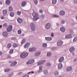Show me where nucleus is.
I'll return each mask as SVG.
<instances>
[{
  "mask_svg": "<svg viewBox=\"0 0 77 77\" xmlns=\"http://www.w3.org/2000/svg\"><path fill=\"white\" fill-rule=\"evenodd\" d=\"M72 37V35L71 34L67 35L65 36V38L66 39H68L69 38H71Z\"/></svg>",
  "mask_w": 77,
  "mask_h": 77,
  "instance_id": "nucleus-14",
  "label": "nucleus"
},
{
  "mask_svg": "<svg viewBox=\"0 0 77 77\" xmlns=\"http://www.w3.org/2000/svg\"><path fill=\"white\" fill-rule=\"evenodd\" d=\"M51 56V53L48 52L47 53V57H50Z\"/></svg>",
  "mask_w": 77,
  "mask_h": 77,
  "instance_id": "nucleus-29",
  "label": "nucleus"
},
{
  "mask_svg": "<svg viewBox=\"0 0 77 77\" xmlns=\"http://www.w3.org/2000/svg\"><path fill=\"white\" fill-rule=\"evenodd\" d=\"M72 56H74V53H72Z\"/></svg>",
  "mask_w": 77,
  "mask_h": 77,
  "instance_id": "nucleus-64",
  "label": "nucleus"
},
{
  "mask_svg": "<svg viewBox=\"0 0 77 77\" xmlns=\"http://www.w3.org/2000/svg\"><path fill=\"white\" fill-rule=\"evenodd\" d=\"M24 56H25V57L26 58V57H27V56L28 55H29V53L27 52H25L23 53Z\"/></svg>",
  "mask_w": 77,
  "mask_h": 77,
  "instance_id": "nucleus-24",
  "label": "nucleus"
},
{
  "mask_svg": "<svg viewBox=\"0 0 77 77\" xmlns=\"http://www.w3.org/2000/svg\"><path fill=\"white\" fill-rule=\"evenodd\" d=\"M9 11H13V8H12V7L11 6H10L9 7Z\"/></svg>",
  "mask_w": 77,
  "mask_h": 77,
  "instance_id": "nucleus-38",
  "label": "nucleus"
},
{
  "mask_svg": "<svg viewBox=\"0 0 77 77\" xmlns=\"http://www.w3.org/2000/svg\"><path fill=\"white\" fill-rule=\"evenodd\" d=\"M30 26L31 27V29L32 32H35V29L36 27H35V25L34 23H31L30 24Z\"/></svg>",
  "mask_w": 77,
  "mask_h": 77,
  "instance_id": "nucleus-2",
  "label": "nucleus"
},
{
  "mask_svg": "<svg viewBox=\"0 0 77 77\" xmlns=\"http://www.w3.org/2000/svg\"><path fill=\"white\" fill-rule=\"evenodd\" d=\"M61 23L62 24H63L65 23V21L64 20H62L61 21Z\"/></svg>",
  "mask_w": 77,
  "mask_h": 77,
  "instance_id": "nucleus-40",
  "label": "nucleus"
},
{
  "mask_svg": "<svg viewBox=\"0 0 77 77\" xmlns=\"http://www.w3.org/2000/svg\"><path fill=\"white\" fill-rule=\"evenodd\" d=\"M41 54V52H37L35 54V56H39Z\"/></svg>",
  "mask_w": 77,
  "mask_h": 77,
  "instance_id": "nucleus-25",
  "label": "nucleus"
},
{
  "mask_svg": "<svg viewBox=\"0 0 77 77\" xmlns=\"http://www.w3.org/2000/svg\"><path fill=\"white\" fill-rule=\"evenodd\" d=\"M53 17H56L57 18H59V15H53Z\"/></svg>",
  "mask_w": 77,
  "mask_h": 77,
  "instance_id": "nucleus-41",
  "label": "nucleus"
},
{
  "mask_svg": "<svg viewBox=\"0 0 77 77\" xmlns=\"http://www.w3.org/2000/svg\"><path fill=\"white\" fill-rule=\"evenodd\" d=\"M17 14L18 15H21V12L20 11H18L17 12Z\"/></svg>",
  "mask_w": 77,
  "mask_h": 77,
  "instance_id": "nucleus-45",
  "label": "nucleus"
},
{
  "mask_svg": "<svg viewBox=\"0 0 77 77\" xmlns=\"http://www.w3.org/2000/svg\"><path fill=\"white\" fill-rule=\"evenodd\" d=\"M17 63V61H15L14 62H12L11 65V66H15L16 65Z\"/></svg>",
  "mask_w": 77,
  "mask_h": 77,
  "instance_id": "nucleus-15",
  "label": "nucleus"
},
{
  "mask_svg": "<svg viewBox=\"0 0 77 77\" xmlns=\"http://www.w3.org/2000/svg\"><path fill=\"white\" fill-rule=\"evenodd\" d=\"M54 75L55 76H57L59 75V72L58 71H56L54 73Z\"/></svg>",
  "mask_w": 77,
  "mask_h": 77,
  "instance_id": "nucleus-30",
  "label": "nucleus"
},
{
  "mask_svg": "<svg viewBox=\"0 0 77 77\" xmlns=\"http://www.w3.org/2000/svg\"><path fill=\"white\" fill-rule=\"evenodd\" d=\"M11 39L13 40H14V39H15V38L14 37H12V38H11Z\"/></svg>",
  "mask_w": 77,
  "mask_h": 77,
  "instance_id": "nucleus-60",
  "label": "nucleus"
},
{
  "mask_svg": "<svg viewBox=\"0 0 77 77\" xmlns=\"http://www.w3.org/2000/svg\"><path fill=\"white\" fill-rule=\"evenodd\" d=\"M6 5H10V3H11V1L9 0H6Z\"/></svg>",
  "mask_w": 77,
  "mask_h": 77,
  "instance_id": "nucleus-23",
  "label": "nucleus"
},
{
  "mask_svg": "<svg viewBox=\"0 0 77 77\" xmlns=\"http://www.w3.org/2000/svg\"><path fill=\"white\" fill-rule=\"evenodd\" d=\"M10 71V69L9 68H7L6 69H5L4 70V71L5 72H8V71Z\"/></svg>",
  "mask_w": 77,
  "mask_h": 77,
  "instance_id": "nucleus-32",
  "label": "nucleus"
},
{
  "mask_svg": "<svg viewBox=\"0 0 77 77\" xmlns=\"http://www.w3.org/2000/svg\"><path fill=\"white\" fill-rule=\"evenodd\" d=\"M3 27H4V28L7 27H8V24H7V23H5L3 24Z\"/></svg>",
  "mask_w": 77,
  "mask_h": 77,
  "instance_id": "nucleus-34",
  "label": "nucleus"
},
{
  "mask_svg": "<svg viewBox=\"0 0 77 77\" xmlns=\"http://www.w3.org/2000/svg\"><path fill=\"white\" fill-rule=\"evenodd\" d=\"M36 50V48H30L29 51V52H33V51H35Z\"/></svg>",
  "mask_w": 77,
  "mask_h": 77,
  "instance_id": "nucleus-7",
  "label": "nucleus"
},
{
  "mask_svg": "<svg viewBox=\"0 0 77 77\" xmlns=\"http://www.w3.org/2000/svg\"><path fill=\"white\" fill-rule=\"evenodd\" d=\"M46 62V60H45L41 61H40L38 62V65H42V64H43L44 63H45V62Z\"/></svg>",
  "mask_w": 77,
  "mask_h": 77,
  "instance_id": "nucleus-10",
  "label": "nucleus"
},
{
  "mask_svg": "<svg viewBox=\"0 0 77 77\" xmlns=\"http://www.w3.org/2000/svg\"><path fill=\"white\" fill-rule=\"evenodd\" d=\"M8 13V11L7 10H5L3 11V14L4 15H6Z\"/></svg>",
  "mask_w": 77,
  "mask_h": 77,
  "instance_id": "nucleus-18",
  "label": "nucleus"
},
{
  "mask_svg": "<svg viewBox=\"0 0 77 77\" xmlns=\"http://www.w3.org/2000/svg\"><path fill=\"white\" fill-rule=\"evenodd\" d=\"M2 35L5 37H7L8 35V33L6 32H4L2 33Z\"/></svg>",
  "mask_w": 77,
  "mask_h": 77,
  "instance_id": "nucleus-9",
  "label": "nucleus"
},
{
  "mask_svg": "<svg viewBox=\"0 0 77 77\" xmlns=\"http://www.w3.org/2000/svg\"><path fill=\"white\" fill-rule=\"evenodd\" d=\"M2 25H0V28L1 29H2Z\"/></svg>",
  "mask_w": 77,
  "mask_h": 77,
  "instance_id": "nucleus-63",
  "label": "nucleus"
},
{
  "mask_svg": "<svg viewBox=\"0 0 77 77\" xmlns=\"http://www.w3.org/2000/svg\"><path fill=\"white\" fill-rule=\"evenodd\" d=\"M17 21L19 23H20V24H21V23H23V20L22 19H21L20 18H18L17 19Z\"/></svg>",
  "mask_w": 77,
  "mask_h": 77,
  "instance_id": "nucleus-11",
  "label": "nucleus"
},
{
  "mask_svg": "<svg viewBox=\"0 0 77 77\" xmlns=\"http://www.w3.org/2000/svg\"><path fill=\"white\" fill-rule=\"evenodd\" d=\"M51 49L52 50H55L56 49V48L55 47H53L51 48Z\"/></svg>",
  "mask_w": 77,
  "mask_h": 77,
  "instance_id": "nucleus-49",
  "label": "nucleus"
},
{
  "mask_svg": "<svg viewBox=\"0 0 77 77\" xmlns=\"http://www.w3.org/2000/svg\"><path fill=\"white\" fill-rule=\"evenodd\" d=\"M63 44V42L60 40L57 42V44L58 46H61V45H62Z\"/></svg>",
  "mask_w": 77,
  "mask_h": 77,
  "instance_id": "nucleus-6",
  "label": "nucleus"
},
{
  "mask_svg": "<svg viewBox=\"0 0 77 77\" xmlns=\"http://www.w3.org/2000/svg\"><path fill=\"white\" fill-rule=\"evenodd\" d=\"M14 75V73L12 72L8 75V77H11L12 75Z\"/></svg>",
  "mask_w": 77,
  "mask_h": 77,
  "instance_id": "nucleus-36",
  "label": "nucleus"
},
{
  "mask_svg": "<svg viewBox=\"0 0 77 77\" xmlns=\"http://www.w3.org/2000/svg\"><path fill=\"white\" fill-rule=\"evenodd\" d=\"M26 64H27L28 65L29 64H31V63L30 62V60L28 61L27 63H26Z\"/></svg>",
  "mask_w": 77,
  "mask_h": 77,
  "instance_id": "nucleus-48",
  "label": "nucleus"
},
{
  "mask_svg": "<svg viewBox=\"0 0 77 77\" xmlns=\"http://www.w3.org/2000/svg\"><path fill=\"white\" fill-rule=\"evenodd\" d=\"M39 13H42L43 12V10L42 9H40L39 11Z\"/></svg>",
  "mask_w": 77,
  "mask_h": 77,
  "instance_id": "nucleus-51",
  "label": "nucleus"
},
{
  "mask_svg": "<svg viewBox=\"0 0 77 77\" xmlns=\"http://www.w3.org/2000/svg\"><path fill=\"white\" fill-rule=\"evenodd\" d=\"M30 62H31V64H32V63H34L35 61H34V60H30Z\"/></svg>",
  "mask_w": 77,
  "mask_h": 77,
  "instance_id": "nucleus-44",
  "label": "nucleus"
},
{
  "mask_svg": "<svg viewBox=\"0 0 77 77\" xmlns=\"http://www.w3.org/2000/svg\"><path fill=\"white\" fill-rule=\"evenodd\" d=\"M60 30L62 32H65L66 29L65 28L62 27L60 28Z\"/></svg>",
  "mask_w": 77,
  "mask_h": 77,
  "instance_id": "nucleus-19",
  "label": "nucleus"
},
{
  "mask_svg": "<svg viewBox=\"0 0 77 77\" xmlns=\"http://www.w3.org/2000/svg\"><path fill=\"white\" fill-rule=\"evenodd\" d=\"M46 40L47 41H51L52 40V38L51 37H45V38Z\"/></svg>",
  "mask_w": 77,
  "mask_h": 77,
  "instance_id": "nucleus-20",
  "label": "nucleus"
},
{
  "mask_svg": "<svg viewBox=\"0 0 77 77\" xmlns=\"http://www.w3.org/2000/svg\"><path fill=\"white\" fill-rule=\"evenodd\" d=\"M12 30V26L10 25L8 26L7 29V31L8 32H10Z\"/></svg>",
  "mask_w": 77,
  "mask_h": 77,
  "instance_id": "nucleus-3",
  "label": "nucleus"
},
{
  "mask_svg": "<svg viewBox=\"0 0 77 77\" xmlns=\"http://www.w3.org/2000/svg\"><path fill=\"white\" fill-rule=\"evenodd\" d=\"M30 43L29 42L26 43L25 44L24 47L25 48H27L30 47Z\"/></svg>",
  "mask_w": 77,
  "mask_h": 77,
  "instance_id": "nucleus-4",
  "label": "nucleus"
},
{
  "mask_svg": "<svg viewBox=\"0 0 77 77\" xmlns=\"http://www.w3.org/2000/svg\"><path fill=\"white\" fill-rule=\"evenodd\" d=\"M42 68H43V66H39V69L42 70Z\"/></svg>",
  "mask_w": 77,
  "mask_h": 77,
  "instance_id": "nucleus-50",
  "label": "nucleus"
},
{
  "mask_svg": "<svg viewBox=\"0 0 77 77\" xmlns=\"http://www.w3.org/2000/svg\"><path fill=\"white\" fill-rule=\"evenodd\" d=\"M70 52H72L75 50V48L73 47H72L69 49Z\"/></svg>",
  "mask_w": 77,
  "mask_h": 77,
  "instance_id": "nucleus-16",
  "label": "nucleus"
},
{
  "mask_svg": "<svg viewBox=\"0 0 77 77\" xmlns=\"http://www.w3.org/2000/svg\"><path fill=\"white\" fill-rule=\"evenodd\" d=\"M44 74L45 75L47 74L48 73V70H45L43 71Z\"/></svg>",
  "mask_w": 77,
  "mask_h": 77,
  "instance_id": "nucleus-27",
  "label": "nucleus"
},
{
  "mask_svg": "<svg viewBox=\"0 0 77 77\" xmlns=\"http://www.w3.org/2000/svg\"><path fill=\"white\" fill-rule=\"evenodd\" d=\"M51 27V25L49 23H47L45 25V28L47 30H48V29H50Z\"/></svg>",
  "mask_w": 77,
  "mask_h": 77,
  "instance_id": "nucleus-5",
  "label": "nucleus"
},
{
  "mask_svg": "<svg viewBox=\"0 0 77 77\" xmlns=\"http://www.w3.org/2000/svg\"><path fill=\"white\" fill-rule=\"evenodd\" d=\"M73 41V42H76V41H77V37H75L74 38Z\"/></svg>",
  "mask_w": 77,
  "mask_h": 77,
  "instance_id": "nucleus-39",
  "label": "nucleus"
},
{
  "mask_svg": "<svg viewBox=\"0 0 77 77\" xmlns=\"http://www.w3.org/2000/svg\"><path fill=\"white\" fill-rule=\"evenodd\" d=\"M25 42H26V39H23L22 40L21 43L22 44H23V43H24Z\"/></svg>",
  "mask_w": 77,
  "mask_h": 77,
  "instance_id": "nucleus-35",
  "label": "nucleus"
},
{
  "mask_svg": "<svg viewBox=\"0 0 77 77\" xmlns=\"http://www.w3.org/2000/svg\"><path fill=\"white\" fill-rule=\"evenodd\" d=\"M1 18L2 19V20H4V19H5V17H4L3 16H2Z\"/></svg>",
  "mask_w": 77,
  "mask_h": 77,
  "instance_id": "nucleus-56",
  "label": "nucleus"
},
{
  "mask_svg": "<svg viewBox=\"0 0 77 77\" xmlns=\"http://www.w3.org/2000/svg\"><path fill=\"white\" fill-rule=\"evenodd\" d=\"M14 52V50L11 49L10 51V53H12V52Z\"/></svg>",
  "mask_w": 77,
  "mask_h": 77,
  "instance_id": "nucleus-52",
  "label": "nucleus"
},
{
  "mask_svg": "<svg viewBox=\"0 0 77 77\" xmlns=\"http://www.w3.org/2000/svg\"><path fill=\"white\" fill-rule=\"evenodd\" d=\"M18 34H21V30H19L18 31Z\"/></svg>",
  "mask_w": 77,
  "mask_h": 77,
  "instance_id": "nucleus-46",
  "label": "nucleus"
},
{
  "mask_svg": "<svg viewBox=\"0 0 77 77\" xmlns=\"http://www.w3.org/2000/svg\"><path fill=\"white\" fill-rule=\"evenodd\" d=\"M51 37H54V33L53 32H52L51 34Z\"/></svg>",
  "mask_w": 77,
  "mask_h": 77,
  "instance_id": "nucleus-53",
  "label": "nucleus"
},
{
  "mask_svg": "<svg viewBox=\"0 0 77 77\" xmlns=\"http://www.w3.org/2000/svg\"><path fill=\"white\" fill-rule=\"evenodd\" d=\"M77 58H75L74 60V62H77Z\"/></svg>",
  "mask_w": 77,
  "mask_h": 77,
  "instance_id": "nucleus-57",
  "label": "nucleus"
},
{
  "mask_svg": "<svg viewBox=\"0 0 77 77\" xmlns=\"http://www.w3.org/2000/svg\"><path fill=\"white\" fill-rule=\"evenodd\" d=\"M47 43H43L42 44V46L43 47H45L46 48L47 47Z\"/></svg>",
  "mask_w": 77,
  "mask_h": 77,
  "instance_id": "nucleus-31",
  "label": "nucleus"
},
{
  "mask_svg": "<svg viewBox=\"0 0 77 77\" xmlns=\"http://www.w3.org/2000/svg\"><path fill=\"white\" fill-rule=\"evenodd\" d=\"M74 3L75 4H77V0H75L74 1Z\"/></svg>",
  "mask_w": 77,
  "mask_h": 77,
  "instance_id": "nucleus-58",
  "label": "nucleus"
},
{
  "mask_svg": "<svg viewBox=\"0 0 77 77\" xmlns=\"http://www.w3.org/2000/svg\"><path fill=\"white\" fill-rule=\"evenodd\" d=\"M26 5V2H23L21 4V6L22 7H24Z\"/></svg>",
  "mask_w": 77,
  "mask_h": 77,
  "instance_id": "nucleus-17",
  "label": "nucleus"
},
{
  "mask_svg": "<svg viewBox=\"0 0 77 77\" xmlns=\"http://www.w3.org/2000/svg\"><path fill=\"white\" fill-rule=\"evenodd\" d=\"M8 58H11V57L10 55L8 56Z\"/></svg>",
  "mask_w": 77,
  "mask_h": 77,
  "instance_id": "nucleus-59",
  "label": "nucleus"
},
{
  "mask_svg": "<svg viewBox=\"0 0 77 77\" xmlns=\"http://www.w3.org/2000/svg\"><path fill=\"white\" fill-rule=\"evenodd\" d=\"M7 47L8 48H11L12 47V45L11 44V43H8L7 45Z\"/></svg>",
  "mask_w": 77,
  "mask_h": 77,
  "instance_id": "nucleus-33",
  "label": "nucleus"
},
{
  "mask_svg": "<svg viewBox=\"0 0 77 77\" xmlns=\"http://www.w3.org/2000/svg\"><path fill=\"white\" fill-rule=\"evenodd\" d=\"M42 70L39 69L38 71V72H41L42 71Z\"/></svg>",
  "mask_w": 77,
  "mask_h": 77,
  "instance_id": "nucleus-54",
  "label": "nucleus"
},
{
  "mask_svg": "<svg viewBox=\"0 0 77 77\" xmlns=\"http://www.w3.org/2000/svg\"><path fill=\"white\" fill-rule=\"evenodd\" d=\"M13 46L14 47V48L17 47H18V45H17V44H14L13 45Z\"/></svg>",
  "mask_w": 77,
  "mask_h": 77,
  "instance_id": "nucleus-42",
  "label": "nucleus"
},
{
  "mask_svg": "<svg viewBox=\"0 0 77 77\" xmlns=\"http://www.w3.org/2000/svg\"><path fill=\"white\" fill-rule=\"evenodd\" d=\"M64 60V57H62L60 58L59 59L58 61L59 62H62L63 61V60Z\"/></svg>",
  "mask_w": 77,
  "mask_h": 77,
  "instance_id": "nucleus-12",
  "label": "nucleus"
},
{
  "mask_svg": "<svg viewBox=\"0 0 77 77\" xmlns=\"http://www.w3.org/2000/svg\"><path fill=\"white\" fill-rule=\"evenodd\" d=\"M20 57L21 58H25V56H24V53L21 54Z\"/></svg>",
  "mask_w": 77,
  "mask_h": 77,
  "instance_id": "nucleus-22",
  "label": "nucleus"
},
{
  "mask_svg": "<svg viewBox=\"0 0 77 77\" xmlns=\"http://www.w3.org/2000/svg\"><path fill=\"white\" fill-rule=\"evenodd\" d=\"M72 69V67H69L67 69V71H71Z\"/></svg>",
  "mask_w": 77,
  "mask_h": 77,
  "instance_id": "nucleus-21",
  "label": "nucleus"
},
{
  "mask_svg": "<svg viewBox=\"0 0 77 77\" xmlns=\"http://www.w3.org/2000/svg\"><path fill=\"white\" fill-rule=\"evenodd\" d=\"M63 66V65L61 63H60L58 65V69H61L62 68V67Z\"/></svg>",
  "mask_w": 77,
  "mask_h": 77,
  "instance_id": "nucleus-13",
  "label": "nucleus"
},
{
  "mask_svg": "<svg viewBox=\"0 0 77 77\" xmlns=\"http://www.w3.org/2000/svg\"><path fill=\"white\" fill-rule=\"evenodd\" d=\"M65 12L63 11H61L60 12V15L61 16L65 15Z\"/></svg>",
  "mask_w": 77,
  "mask_h": 77,
  "instance_id": "nucleus-8",
  "label": "nucleus"
},
{
  "mask_svg": "<svg viewBox=\"0 0 77 77\" xmlns=\"http://www.w3.org/2000/svg\"><path fill=\"white\" fill-rule=\"evenodd\" d=\"M57 3V0H52V3L53 5H55Z\"/></svg>",
  "mask_w": 77,
  "mask_h": 77,
  "instance_id": "nucleus-26",
  "label": "nucleus"
},
{
  "mask_svg": "<svg viewBox=\"0 0 77 77\" xmlns=\"http://www.w3.org/2000/svg\"><path fill=\"white\" fill-rule=\"evenodd\" d=\"M47 65L48 66H50L51 65V64L50 63H49L47 64Z\"/></svg>",
  "mask_w": 77,
  "mask_h": 77,
  "instance_id": "nucleus-47",
  "label": "nucleus"
},
{
  "mask_svg": "<svg viewBox=\"0 0 77 77\" xmlns=\"http://www.w3.org/2000/svg\"><path fill=\"white\" fill-rule=\"evenodd\" d=\"M34 2L35 5H37V4H38V0H34Z\"/></svg>",
  "mask_w": 77,
  "mask_h": 77,
  "instance_id": "nucleus-37",
  "label": "nucleus"
},
{
  "mask_svg": "<svg viewBox=\"0 0 77 77\" xmlns=\"http://www.w3.org/2000/svg\"><path fill=\"white\" fill-rule=\"evenodd\" d=\"M22 77H29V75H26L23 76Z\"/></svg>",
  "mask_w": 77,
  "mask_h": 77,
  "instance_id": "nucleus-55",
  "label": "nucleus"
},
{
  "mask_svg": "<svg viewBox=\"0 0 77 77\" xmlns=\"http://www.w3.org/2000/svg\"><path fill=\"white\" fill-rule=\"evenodd\" d=\"M32 15L33 17V20L35 21H36L38 20L39 19V17L38 16V14L35 12L33 11L32 13Z\"/></svg>",
  "mask_w": 77,
  "mask_h": 77,
  "instance_id": "nucleus-1",
  "label": "nucleus"
},
{
  "mask_svg": "<svg viewBox=\"0 0 77 77\" xmlns=\"http://www.w3.org/2000/svg\"><path fill=\"white\" fill-rule=\"evenodd\" d=\"M2 54V52H0V56H1Z\"/></svg>",
  "mask_w": 77,
  "mask_h": 77,
  "instance_id": "nucleus-62",
  "label": "nucleus"
},
{
  "mask_svg": "<svg viewBox=\"0 0 77 77\" xmlns=\"http://www.w3.org/2000/svg\"><path fill=\"white\" fill-rule=\"evenodd\" d=\"M41 17L42 18H43V19H44V17H45V15L42 14L41 16Z\"/></svg>",
  "mask_w": 77,
  "mask_h": 77,
  "instance_id": "nucleus-43",
  "label": "nucleus"
},
{
  "mask_svg": "<svg viewBox=\"0 0 77 77\" xmlns=\"http://www.w3.org/2000/svg\"><path fill=\"white\" fill-rule=\"evenodd\" d=\"M60 1L61 2H64V0H60Z\"/></svg>",
  "mask_w": 77,
  "mask_h": 77,
  "instance_id": "nucleus-61",
  "label": "nucleus"
},
{
  "mask_svg": "<svg viewBox=\"0 0 77 77\" xmlns=\"http://www.w3.org/2000/svg\"><path fill=\"white\" fill-rule=\"evenodd\" d=\"M10 15L11 17H13L14 16V13L13 12H11L10 14Z\"/></svg>",
  "mask_w": 77,
  "mask_h": 77,
  "instance_id": "nucleus-28",
  "label": "nucleus"
}]
</instances>
